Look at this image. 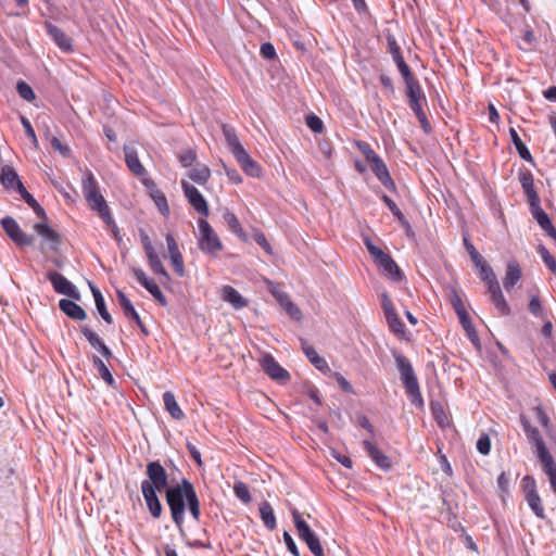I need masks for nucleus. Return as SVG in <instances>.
I'll return each instance as SVG.
<instances>
[{"instance_id": "1", "label": "nucleus", "mask_w": 556, "mask_h": 556, "mask_svg": "<svg viewBox=\"0 0 556 556\" xmlns=\"http://www.w3.org/2000/svg\"><path fill=\"white\" fill-rule=\"evenodd\" d=\"M165 500L169 507L172 519L179 530H182L185 522L186 504L195 521H199L201 509L200 501L193 484L186 478L179 483L170 485L165 490Z\"/></svg>"}, {"instance_id": "2", "label": "nucleus", "mask_w": 556, "mask_h": 556, "mask_svg": "<svg viewBox=\"0 0 556 556\" xmlns=\"http://www.w3.org/2000/svg\"><path fill=\"white\" fill-rule=\"evenodd\" d=\"M393 356L396 367L401 374V380L408 397L410 399V402L416 406H422L424 401L420 393L419 383L410 362L407 357L397 352H394Z\"/></svg>"}, {"instance_id": "3", "label": "nucleus", "mask_w": 556, "mask_h": 556, "mask_svg": "<svg viewBox=\"0 0 556 556\" xmlns=\"http://www.w3.org/2000/svg\"><path fill=\"white\" fill-rule=\"evenodd\" d=\"M364 243L375 263L380 269L383 270V274L393 281H401L403 278V273L394 260L388 253L383 252L380 248L375 245L370 238H365Z\"/></svg>"}, {"instance_id": "4", "label": "nucleus", "mask_w": 556, "mask_h": 556, "mask_svg": "<svg viewBox=\"0 0 556 556\" xmlns=\"http://www.w3.org/2000/svg\"><path fill=\"white\" fill-rule=\"evenodd\" d=\"M199 225V235H198V245L199 249L211 256H216L219 251L223 250V243L212 228V226L207 223L205 218H200L198 222Z\"/></svg>"}, {"instance_id": "5", "label": "nucleus", "mask_w": 556, "mask_h": 556, "mask_svg": "<svg viewBox=\"0 0 556 556\" xmlns=\"http://www.w3.org/2000/svg\"><path fill=\"white\" fill-rule=\"evenodd\" d=\"M146 475L148 479L141 482V490L163 491L169 486V475L159 460H152L147 464Z\"/></svg>"}, {"instance_id": "6", "label": "nucleus", "mask_w": 556, "mask_h": 556, "mask_svg": "<svg viewBox=\"0 0 556 556\" xmlns=\"http://www.w3.org/2000/svg\"><path fill=\"white\" fill-rule=\"evenodd\" d=\"M291 515L293 518V522L298 532V535L301 540H303L308 549L312 552L314 556H325L323 546L318 536L312 531L306 521L302 518V515L298 509L293 508L291 510Z\"/></svg>"}, {"instance_id": "7", "label": "nucleus", "mask_w": 556, "mask_h": 556, "mask_svg": "<svg viewBox=\"0 0 556 556\" xmlns=\"http://www.w3.org/2000/svg\"><path fill=\"white\" fill-rule=\"evenodd\" d=\"M1 226L8 237L20 247H30L34 243V237L23 231L17 222L11 217L5 216L1 219Z\"/></svg>"}, {"instance_id": "8", "label": "nucleus", "mask_w": 556, "mask_h": 556, "mask_svg": "<svg viewBox=\"0 0 556 556\" xmlns=\"http://www.w3.org/2000/svg\"><path fill=\"white\" fill-rule=\"evenodd\" d=\"M521 425L522 429L527 435V439L529 442L536 448V455L540 462L547 459L552 457V454L549 453L548 448L545 445V442L540 434V431L536 427L531 426L529 420L521 416Z\"/></svg>"}, {"instance_id": "9", "label": "nucleus", "mask_w": 556, "mask_h": 556, "mask_svg": "<svg viewBox=\"0 0 556 556\" xmlns=\"http://www.w3.org/2000/svg\"><path fill=\"white\" fill-rule=\"evenodd\" d=\"M140 239L151 270L156 275L169 279V275L156 253L149 236L144 231H140Z\"/></svg>"}, {"instance_id": "10", "label": "nucleus", "mask_w": 556, "mask_h": 556, "mask_svg": "<svg viewBox=\"0 0 556 556\" xmlns=\"http://www.w3.org/2000/svg\"><path fill=\"white\" fill-rule=\"evenodd\" d=\"M181 188L184 190V194L187 198L189 204L204 217H207L210 214L208 205L204 197L201 192L191 184L182 180Z\"/></svg>"}, {"instance_id": "11", "label": "nucleus", "mask_w": 556, "mask_h": 556, "mask_svg": "<svg viewBox=\"0 0 556 556\" xmlns=\"http://www.w3.org/2000/svg\"><path fill=\"white\" fill-rule=\"evenodd\" d=\"M48 279L52 283L53 289L56 293L67 295L75 300L80 299V294L77 291L76 287L60 273L50 271L48 274Z\"/></svg>"}, {"instance_id": "12", "label": "nucleus", "mask_w": 556, "mask_h": 556, "mask_svg": "<svg viewBox=\"0 0 556 556\" xmlns=\"http://www.w3.org/2000/svg\"><path fill=\"white\" fill-rule=\"evenodd\" d=\"M34 230L42 238V245H47L49 250L56 251L61 245V236L46 220L35 224Z\"/></svg>"}, {"instance_id": "13", "label": "nucleus", "mask_w": 556, "mask_h": 556, "mask_svg": "<svg viewBox=\"0 0 556 556\" xmlns=\"http://www.w3.org/2000/svg\"><path fill=\"white\" fill-rule=\"evenodd\" d=\"M263 370L274 380L287 382L289 372L282 368L270 354H264L261 359Z\"/></svg>"}, {"instance_id": "14", "label": "nucleus", "mask_w": 556, "mask_h": 556, "mask_svg": "<svg viewBox=\"0 0 556 556\" xmlns=\"http://www.w3.org/2000/svg\"><path fill=\"white\" fill-rule=\"evenodd\" d=\"M116 295L118 299V303L124 312V315L137 324V326L140 328L143 336H149V331H148L146 325L142 323L139 314L137 313L132 303L126 296V294L123 291L117 290Z\"/></svg>"}, {"instance_id": "15", "label": "nucleus", "mask_w": 556, "mask_h": 556, "mask_svg": "<svg viewBox=\"0 0 556 556\" xmlns=\"http://www.w3.org/2000/svg\"><path fill=\"white\" fill-rule=\"evenodd\" d=\"M372 173L377 179L389 190H395V184L389 173V169L383 160L378 155L369 162Z\"/></svg>"}, {"instance_id": "16", "label": "nucleus", "mask_w": 556, "mask_h": 556, "mask_svg": "<svg viewBox=\"0 0 556 556\" xmlns=\"http://www.w3.org/2000/svg\"><path fill=\"white\" fill-rule=\"evenodd\" d=\"M91 210L97 211L106 225L113 224V218L110 214L109 206L105 199L100 192L91 193L85 197Z\"/></svg>"}, {"instance_id": "17", "label": "nucleus", "mask_w": 556, "mask_h": 556, "mask_svg": "<svg viewBox=\"0 0 556 556\" xmlns=\"http://www.w3.org/2000/svg\"><path fill=\"white\" fill-rule=\"evenodd\" d=\"M240 164L242 170L251 177H260L262 175L261 166L252 160L245 149L233 155Z\"/></svg>"}, {"instance_id": "18", "label": "nucleus", "mask_w": 556, "mask_h": 556, "mask_svg": "<svg viewBox=\"0 0 556 556\" xmlns=\"http://www.w3.org/2000/svg\"><path fill=\"white\" fill-rule=\"evenodd\" d=\"M519 182L527 195L528 203L540 200L539 193L534 188V178L529 169H522L518 174Z\"/></svg>"}, {"instance_id": "19", "label": "nucleus", "mask_w": 556, "mask_h": 556, "mask_svg": "<svg viewBox=\"0 0 556 556\" xmlns=\"http://www.w3.org/2000/svg\"><path fill=\"white\" fill-rule=\"evenodd\" d=\"M124 153L125 162L129 170L138 177L146 175L147 170L144 166L141 164L136 149L131 146H125Z\"/></svg>"}, {"instance_id": "20", "label": "nucleus", "mask_w": 556, "mask_h": 556, "mask_svg": "<svg viewBox=\"0 0 556 556\" xmlns=\"http://www.w3.org/2000/svg\"><path fill=\"white\" fill-rule=\"evenodd\" d=\"M364 448L366 450L369 457L383 470H389L392 466L390 458L383 454L375 444L368 440L363 442Z\"/></svg>"}, {"instance_id": "21", "label": "nucleus", "mask_w": 556, "mask_h": 556, "mask_svg": "<svg viewBox=\"0 0 556 556\" xmlns=\"http://www.w3.org/2000/svg\"><path fill=\"white\" fill-rule=\"evenodd\" d=\"M46 29L59 48L64 51L72 49V39L61 28L52 23H46Z\"/></svg>"}, {"instance_id": "22", "label": "nucleus", "mask_w": 556, "mask_h": 556, "mask_svg": "<svg viewBox=\"0 0 556 556\" xmlns=\"http://www.w3.org/2000/svg\"><path fill=\"white\" fill-rule=\"evenodd\" d=\"M81 332L85 336V338L88 340L90 345L99 351L104 357L109 358L112 356L111 350L105 345V343L102 341V339L93 332L90 328L87 326L81 327Z\"/></svg>"}, {"instance_id": "23", "label": "nucleus", "mask_w": 556, "mask_h": 556, "mask_svg": "<svg viewBox=\"0 0 556 556\" xmlns=\"http://www.w3.org/2000/svg\"><path fill=\"white\" fill-rule=\"evenodd\" d=\"M143 498L146 501L147 507L151 514V516L154 519H159L162 516L163 507L162 504L157 497L156 492L152 489L150 491L148 490H141Z\"/></svg>"}, {"instance_id": "24", "label": "nucleus", "mask_w": 556, "mask_h": 556, "mask_svg": "<svg viewBox=\"0 0 556 556\" xmlns=\"http://www.w3.org/2000/svg\"><path fill=\"white\" fill-rule=\"evenodd\" d=\"M59 307L65 315L75 320H84L86 318V312L84 308L72 300H60Z\"/></svg>"}, {"instance_id": "25", "label": "nucleus", "mask_w": 556, "mask_h": 556, "mask_svg": "<svg viewBox=\"0 0 556 556\" xmlns=\"http://www.w3.org/2000/svg\"><path fill=\"white\" fill-rule=\"evenodd\" d=\"M222 299L232 305L233 308L240 309L248 305L247 300L231 286H224L222 289Z\"/></svg>"}, {"instance_id": "26", "label": "nucleus", "mask_w": 556, "mask_h": 556, "mask_svg": "<svg viewBox=\"0 0 556 556\" xmlns=\"http://www.w3.org/2000/svg\"><path fill=\"white\" fill-rule=\"evenodd\" d=\"M0 181L5 188L15 189L18 192V185H23L16 170L9 165L1 169Z\"/></svg>"}, {"instance_id": "27", "label": "nucleus", "mask_w": 556, "mask_h": 556, "mask_svg": "<svg viewBox=\"0 0 556 556\" xmlns=\"http://www.w3.org/2000/svg\"><path fill=\"white\" fill-rule=\"evenodd\" d=\"M163 402L165 409L168 412V414L172 416V418L176 420H181L185 418V413L179 407L176 397L173 392L166 391L163 394Z\"/></svg>"}, {"instance_id": "28", "label": "nucleus", "mask_w": 556, "mask_h": 556, "mask_svg": "<svg viewBox=\"0 0 556 556\" xmlns=\"http://www.w3.org/2000/svg\"><path fill=\"white\" fill-rule=\"evenodd\" d=\"M427 101H420V100H409L408 104L412 111L415 113L416 117L418 118L420 126L422 130L426 134H430L432 128L431 125L427 118L426 113L422 110V105L426 104Z\"/></svg>"}, {"instance_id": "29", "label": "nucleus", "mask_w": 556, "mask_h": 556, "mask_svg": "<svg viewBox=\"0 0 556 556\" xmlns=\"http://www.w3.org/2000/svg\"><path fill=\"white\" fill-rule=\"evenodd\" d=\"M18 193L22 199L34 210L36 216L41 220H47V214L37 200L26 190L24 185H18Z\"/></svg>"}, {"instance_id": "30", "label": "nucleus", "mask_w": 556, "mask_h": 556, "mask_svg": "<svg viewBox=\"0 0 556 556\" xmlns=\"http://www.w3.org/2000/svg\"><path fill=\"white\" fill-rule=\"evenodd\" d=\"M89 286H90L92 295L94 298L96 307H97L100 316L108 324H112L113 318H112L111 314L109 313V311L106 309L104 298H103L101 291L96 286H93L91 282H89Z\"/></svg>"}, {"instance_id": "31", "label": "nucleus", "mask_w": 556, "mask_h": 556, "mask_svg": "<svg viewBox=\"0 0 556 556\" xmlns=\"http://www.w3.org/2000/svg\"><path fill=\"white\" fill-rule=\"evenodd\" d=\"M276 298L281 307L289 314V316L295 320H300L302 318V313L300 308L291 301L290 296L285 292H279L276 294Z\"/></svg>"}, {"instance_id": "32", "label": "nucleus", "mask_w": 556, "mask_h": 556, "mask_svg": "<svg viewBox=\"0 0 556 556\" xmlns=\"http://www.w3.org/2000/svg\"><path fill=\"white\" fill-rule=\"evenodd\" d=\"M521 278V269L519 265L516 262H510L507 265L506 275L504 278V287L507 291L513 289L515 285L520 280Z\"/></svg>"}, {"instance_id": "33", "label": "nucleus", "mask_w": 556, "mask_h": 556, "mask_svg": "<svg viewBox=\"0 0 556 556\" xmlns=\"http://www.w3.org/2000/svg\"><path fill=\"white\" fill-rule=\"evenodd\" d=\"M222 129L225 140L233 155L244 149L236 134V130L232 127L224 124Z\"/></svg>"}, {"instance_id": "34", "label": "nucleus", "mask_w": 556, "mask_h": 556, "mask_svg": "<svg viewBox=\"0 0 556 556\" xmlns=\"http://www.w3.org/2000/svg\"><path fill=\"white\" fill-rule=\"evenodd\" d=\"M260 515H261V519H262L264 526L268 530L276 529V527H277L276 517L274 514V509L268 502L265 501V502L261 503Z\"/></svg>"}, {"instance_id": "35", "label": "nucleus", "mask_w": 556, "mask_h": 556, "mask_svg": "<svg viewBox=\"0 0 556 556\" xmlns=\"http://www.w3.org/2000/svg\"><path fill=\"white\" fill-rule=\"evenodd\" d=\"M529 207L533 218L542 229L552 223L549 216L541 207V200L529 203Z\"/></svg>"}, {"instance_id": "36", "label": "nucleus", "mask_w": 556, "mask_h": 556, "mask_svg": "<svg viewBox=\"0 0 556 556\" xmlns=\"http://www.w3.org/2000/svg\"><path fill=\"white\" fill-rule=\"evenodd\" d=\"M303 352L306 355V357L309 359V362L320 371H327L329 370V366L326 362V359L318 355L316 350L307 344H303Z\"/></svg>"}, {"instance_id": "37", "label": "nucleus", "mask_w": 556, "mask_h": 556, "mask_svg": "<svg viewBox=\"0 0 556 556\" xmlns=\"http://www.w3.org/2000/svg\"><path fill=\"white\" fill-rule=\"evenodd\" d=\"M509 136L511 138V141L520 156V159L527 161V162H533V157L529 151V149L527 148V146L522 142V140L520 139L518 132L516 131L515 128H509Z\"/></svg>"}, {"instance_id": "38", "label": "nucleus", "mask_w": 556, "mask_h": 556, "mask_svg": "<svg viewBox=\"0 0 556 556\" xmlns=\"http://www.w3.org/2000/svg\"><path fill=\"white\" fill-rule=\"evenodd\" d=\"M405 85H406V93L408 97V101L409 100L427 101L425 92L422 91V89L419 85V81L415 77H412V78L405 80Z\"/></svg>"}, {"instance_id": "39", "label": "nucleus", "mask_w": 556, "mask_h": 556, "mask_svg": "<svg viewBox=\"0 0 556 556\" xmlns=\"http://www.w3.org/2000/svg\"><path fill=\"white\" fill-rule=\"evenodd\" d=\"M188 177L195 184L203 186L208 181L211 170L206 165H199L188 173Z\"/></svg>"}, {"instance_id": "40", "label": "nucleus", "mask_w": 556, "mask_h": 556, "mask_svg": "<svg viewBox=\"0 0 556 556\" xmlns=\"http://www.w3.org/2000/svg\"><path fill=\"white\" fill-rule=\"evenodd\" d=\"M525 498L534 515L543 519L545 517V513L539 493L532 491V493L526 494Z\"/></svg>"}, {"instance_id": "41", "label": "nucleus", "mask_w": 556, "mask_h": 556, "mask_svg": "<svg viewBox=\"0 0 556 556\" xmlns=\"http://www.w3.org/2000/svg\"><path fill=\"white\" fill-rule=\"evenodd\" d=\"M223 217H224V220L227 223L229 229L232 232H235L239 238H241V239H243L245 241L247 240V235L243 231L238 217L233 213H231L229 211H226L224 213Z\"/></svg>"}, {"instance_id": "42", "label": "nucleus", "mask_w": 556, "mask_h": 556, "mask_svg": "<svg viewBox=\"0 0 556 556\" xmlns=\"http://www.w3.org/2000/svg\"><path fill=\"white\" fill-rule=\"evenodd\" d=\"M544 472L547 475L551 488L556 495V463L553 456L541 462Z\"/></svg>"}, {"instance_id": "43", "label": "nucleus", "mask_w": 556, "mask_h": 556, "mask_svg": "<svg viewBox=\"0 0 556 556\" xmlns=\"http://www.w3.org/2000/svg\"><path fill=\"white\" fill-rule=\"evenodd\" d=\"M83 192H84L85 197H87L91 193L99 192L98 182H97L93 174L89 169H86V172H85V176L83 179Z\"/></svg>"}, {"instance_id": "44", "label": "nucleus", "mask_w": 556, "mask_h": 556, "mask_svg": "<svg viewBox=\"0 0 556 556\" xmlns=\"http://www.w3.org/2000/svg\"><path fill=\"white\" fill-rule=\"evenodd\" d=\"M92 364L97 368L100 377L110 386L114 383V378L110 372L109 368L104 364V362L98 357L97 355L92 356Z\"/></svg>"}, {"instance_id": "45", "label": "nucleus", "mask_w": 556, "mask_h": 556, "mask_svg": "<svg viewBox=\"0 0 556 556\" xmlns=\"http://www.w3.org/2000/svg\"><path fill=\"white\" fill-rule=\"evenodd\" d=\"M161 305H166L167 301L157 283L150 279L142 286Z\"/></svg>"}, {"instance_id": "46", "label": "nucleus", "mask_w": 556, "mask_h": 556, "mask_svg": "<svg viewBox=\"0 0 556 556\" xmlns=\"http://www.w3.org/2000/svg\"><path fill=\"white\" fill-rule=\"evenodd\" d=\"M233 492L236 496L244 504H249L252 501L250 490L248 485L242 481H237L233 484Z\"/></svg>"}, {"instance_id": "47", "label": "nucleus", "mask_w": 556, "mask_h": 556, "mask_svg": "<svg viewBox=\"0 0 556 556\" xmlns=\"http://www.w3.org/2000/svg\"><path fill=\"white\" fill-rule=\"evenodd\" d=\"M386 318L392 332H394L396 336L404 334L405 328L396 312L386 316Z\"/></svg>"}, {"instance_id": "48", "label": "nucleus", "mask_w": 556, "mask_h": 556, "mask_svg": "<svg viewBox=\"0 0 556 556\" xmlns=\"http://www.w3.org/2000/svg\"><path fill=\"white\" fill-rule=\"evenodd\" d=\"M528 309L533 316L540 317L541 319H546L547 315L545 314V312L542 307V303H541L539 296L533 295L530 299Z\"/></svg>"}, {"instance_id": "49", "label": "nucleus", "mask_w": 556, "mask_h": 556, "mask_svg": "<svg viewBox=\"0 0 556 556\" xmlns=\"http://www.w3.org/2000/svg\"><path fill=\"white\" fill-rule=\"evenodd\" d=\"M381 200L392 212V214L397 218L399 222H401L402 224H407L404 214L391 198H389L387 194H382Z\"/></svg>"}, {"instance_id": "50", "label": "nucleus", "mask_w": 556, "mask_h": 556, "mask_svg": "<svg viewBox=\"0 0 556 556\" xmlns=\"http://www.w3.org/2000/svg\"><path fill=\"white\" fill-rule=\"evenodd\" d=\"M152 198H153L159 211L164 216H167L169 214V206H168L165 194L162 191L156 190L152 193Z\"/></svg>"}, {"instance_id": "51", "label": "nucleus", "mask_w": 556, "mask_h": 556, "mask_svg": "<svg viewBox=\"0 0 556 556\" xmlns=\"http://www.w3.org/2000/svg\"><path fill=\"white\" fill-rule=\"evenodd\" d=\"M544 264L548 267V269L556 275V260L555 257L549 253V251L544 245H539L538 249Z\"/></svg>"}, {"instance_id": "52", "label": "nucleus", "mask_w": 556, "mask_h": 556, "mask_svg": "<svg viewBox=\"0 0 556 556\" xmlns=\"http://www.w3.org/2000/svg\"><path fill=\"white\" fill-rule=\"evenodd\" d=\"M492 303L496 307V309L500 312L501 315L507 316L510 313V307L508 303L506 302L503 292L500 294L493 295L491 298Z\"/></svg>"}, {"instance_id": "53", "label": "nucleus", "mask_w": 556, "mask_h": 556, "mask_svg": "<svg viewBox=\"0 0 556 556\" xmlns=\"http://www.w3.org/2000/svg\"><path fill=\"white\" fill-rule=\"evenodd\" d=\"M16 90L18 96L26 101L30 102L36 98V94L31 87L23 80L17 81Z\"/></svg>"}, {"instance_id": "54", "label": "nucleus", "mask_w": 556, "mask_h": 556, "mask_svg": "<svg viewBox=\"0 0 556 556\" xmlns=\"http://www.w3.org/2000/svg\"><path fill=\"white\" fill-rule=\"evenodd\" d=\"M394 63L396 64L397 68H399V72L401 73V75L403 76L404 78V81L414 77L413 76V73L409 68V66L407 65V63L405 62L404 58L402 54L395 56L393 59Z\"/></svg>"}, {"instance_id": "55", "label": "nucleus", "mask_w": 556, "mask_h": 556, "mask_svg": "<svg viewBox=\"0 0 556 556\" xmlns=\"http://www.w3.org/2000/svg\"><path fill=\"white\" fill-rule=\"evenodd\" d=\"M174 271L178 277H184L186 274L182 254H175L169 256Z\"/></svg>"}, {"instance_id": "56", "label": "nucleus", "mask_w": 556, "mask_h": 556, "mask_svg": "<svg viewBox=\"0 0 556 556\" xmlns=\"http://www.w3.org/2000/svg\"><path fill=\"white\" fill-rule=\"evenodd\" d=\"M464 245L475 265H479L481 261L484 260L476 250L475 245L470 242V240L466 237L464 238Z\"/></svg>"}, {"instance_id": "57", "label": "nucleus", "mask_w": 556, "mask_h": 556, "mask_svg": "<svg viewBox=\"0 0 556 556\" xmlns=\"http://www.w3.org/2000/svg\"><path fill=\"white\" fill-rule=\"evenodd\" d=\"M306 125L313 132H321L324 128L323 121L315 114H309L306 116Z\"/></svg>"}, {"instance_id": "58", "label": "nucleus", "mask_w": 556, "mask_h": 556, "mask_svg": "<svg viewBox=\"0 0 556 556\" xmlns=\"http://www.w3.org/2000/svg\"><path fill=\"white\" fill-rule=\"evenodd\" d=\"M356 147L362 152V154L365 156V159L368 163L371 160H374L376 156H378V154L371 149V147L368 142L357 141Z\"/></svg>"}, {"instance_id": "59", "label": "nucleus", "mask_w": 556, "mask_h": 556, "mask_svg": "<svg viewBox=\"0 0 556 556\" xmlns=\"http://www.w3.org/2000/svg\"><path fill=\"white\" fill-rule=\"evenodd\" d=\"M51 147L58 151L62 156L68 157L71 155V149L68 146L62 143V141L58 137H52L50 139Z\"/></svg>"}, {"instance_id": "60", "label": "nucleus", "mask_w": 556, "mask_h": 556, "mask_svg": "<svg viewBox=\"0 0 556 556\" xmlns=\"http://www.w3.org/2000/svg\"><path fill=\"white\" fill-rule=\"evenodd\" d=\"M178 159L184 167H189L197 160V153L194 150L188 149V150L184 151L182 153H180Z\"/></svg>"}, {"instance_id": "61", "label": "nucleus", "mask_w": 556, "mask_h": 556, "mask_svg": "<svg viewBox=\"0 0 556 556\" xmlns=\"http://www.w3.org/2000/svg\"><path fill=\"white\" fill-rule=\"evenodd\" d=\"M477 450L482 455H488L491 451V440L488 434H482L477 441Z\"/></svg>"}, {"instance_id": "62", "label": "nucleus", "mask_w": 556, "mask_h": 556, "mask_svg": "<svg viewBox=\"0 0 556 556\" xmlns=\"http://www.w3.org/2000/svg\"><path fill=\"white\" fill-rule=\"evenodd\" d=\"M448 298L455 312L465 307L462 298L455 288L451 289Z\"/></svg>"}, {"instance_id": "63", "label": "nucleus", "mask_w": 556, "mask_h": 556, "mask_svg": "<svg viewBox=\"0 0 556 556\" xmlns=\"http://www.w3.org/2000/svg\"><path fill=\"white\" fill-rule=\"evenodd\" d=\"M253 237H254L255 242L260 247H262L267 254H273L271 247L268 243V241H267V239H266V237H265V235L263 232L255 231Z\"/></svg>"}, {"instance_id": "64", "label": "nucleus", "mask_w": 556, "mask_h": 556, "mask_svg": "<svg viewBox=\"0 0 556 556\" xmlns=\"http://www.w3.org/2000/svg\"><path fill=\"white\" fill-rule=\"evenodd\" d=\"M283 541L286 543V546L288 548V551L293 555V556H300V552H299V548L294 542V540L292 539V536L290 535L289 532L285 531L283 532Z\"/></svg>"}]
</instances>
